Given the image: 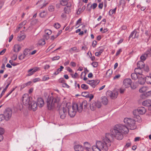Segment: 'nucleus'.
<instances>
[{
  "instance_id": "nucleus-27",
  "label": "nucleus",
  "mask_w": 151,
  "mask_h": 151,
  "mask_svg": "<svg viewBox=\"0 0 151 151\" xmlns=\"http://www.w3.org/2000/svg\"><path fill=\"white\" fill-rule=\"evenodd\" d=\"M146 82L147 84H151V75L147 76L145 77Z\"/></svg>"
},
{
  "instance_id": "nucleus-37",
  "label": "nucleus",
  "mask_w": 151,
  "mask_h": 151,
  "mask_svg": "<svg viewBox=\"0 0 151 151\" xmlns=\"http://www.w3.org/2000/svg\"><path fill=\"white\" fill-rule=\"evenodd\" d=\"M126 88H125L124 87H123V86H122V87L119 89L120 93L121 94L123 93L125 90Z\"/></svg>"
},
{
  "instance_id": "nucleus-16",
  "label": "nucleus",
  "mask_w": 151,
  "mask_h": 151,
  "mask_svg": "<svg viewBox=\"0 0 151 151\" xmlns=\"http://www.w3.org/2000/svg\"><path fill=\"white\" fill-rule=\"evenodd\" d=\"M37 105L40 107H42L44 104V101L43 99L41 98H39L37 99Z\"/></svg>"
},
{
  "instance_id": "nucleus-29",
  "label": "nucleus",
  "mask_w": 151,
  "mask_h": 151,
  "mask_svg": "<svg viewBox=\"0 0 151 151\" xmlns=\"http://www.w3.org/2000/svg\"><path fill=\"white\" fill-rule=\"evenodd\" d=\"M12 80H11V81L9 82V83L6 85V86L5 88H4V89L2 91L1 93L0 94V97H1L4 94V93L5 92L7 88H8V86H9V85L10 84V83L11 82Z\"/></svg>"
},
{
  "instance_id": "nucleus-56",
  "label": "nucleus",
  "mask_w": 151,
  "mask_h": 151,
  "mask_svg": "<svg viewBox=\"0 0 151 151\" xmlns=\"http://www.w3.org/2000/svg\"><path fill=\"white\" fill-rule=\"evenodd\" d=\"M130 87H131V88L132 89H134L136 88V86L135 85H134L133 83H132L131 84V86H130Z\"/></svg>"
},
{
  "instance_id": "nucleus-35",
  "label": "nucleus",
  "mask_w": 151,
  "mask_h": 151,
  "mask_svg": "<svg viewBox=\"0 0 151 151\" xmlns=\"http://www.w3.org/2000/svg\"><path fill=\"white\" fill-rule=\"evenodd\" d=\"M104 50L103 49H101L98 52H96L95 53V55L96 56L99 57L100 55H101V53Z\"/></svg>"
},
{
  "instance_id": "nucleus-31",
  "label": "nucleus",
  "mask_w": 151,
  "mask_h": 151,
  "mask_svg": "<svg viewBox=\"0 0 151 151\" xmlns=\"http://www.w3.org/2000/svg\"><path fill=\"white\" fill-rule=\"evenodd\" d=\"M69 0H60V3L62 6H66Z\"/></svg>"
},
{
  "instance_id": "nucleus-32",
  "label": "nucleus",
  "mask_w": 151,
  "mask_h": 151,
  "mask_svg": "<svg viewBox=\"0 0 151 151\" xmlns=\"http://www.w3.org/2000/svg\"><path fill=\"white\" fill-rule=\"evenodd\" d=\"M131 77L132 79L135 80L137 79L139 76H138L137 74L135 73H132L131 74Z\"/></svg>"
},
{
  "instance_id": "nucleus-8",
  "label": "nucleus",
  "mask_w": 151,
  "mask_h": 151,
  "mask_svg": "<svg viewBox=\"0 0 151 151\" xmlns=\"http://www.w3.org/2000/svg\"><path fill=\"white\" fill-rule=\"evenodd\" d=\"M78 105V112L81 113L82 112L83 107L86 108L87 106V102L86 101H83L82 103H76Z\"/></svg>"
},
{
  "instance_id": "nucleus-30",
  "label": "nucleus",
  "mask_w": 151,
  "mask_h": 151,
  "mask_svg": "<svg viewBox=\"0 0 151 151\" xmlns=\"http://www.w3.org/2000/svg\"><path fill=\"white\" fill-rule=\"evenodd\" d=\"M64 68V67L61 65L60 67V68L57 69V71H55L54 73L53 74L54 75H56L59 74L60 72L62 71L63 70V69Z\"/></svg>"
},
{
  "instance_id": "nucleus-7",
  "label": "nucleus",
  "mask_w": 151,
  "mask_h": 151,
  "mask_svg": "<svg viewBox=\"0 0 151 151\" xmlns=\"http://www.w3.org/2000/svg\"><path fill=\"white\" fill-rule=\"evenodd\" d=\"M67 109L66 107L59 108L58 111L60 117L61 119H63L65 118L67 114Z\"/></svg>"
},
{
  "instance_id": "nucleus-52",
  "label": "nucleus",
  "mask_w": 151,
  "mask_h": 151,
  "mask_svg": "<svg viewBox=\"0 0 151 151\" xmlns=\"http://www.w3.org/2000/svg\"><path fill=\"white\" fill-rule=\"evenodd\" d=\"M91 64L94 67H96L98 66V63L97 62H93Z\"/></svg>"
},
{
  "instance_id": "nucleus-23",
  "label": "nucleus",
  "mask_w": 151,
  "mask_h": 151,
  "mask_svg": "<svg viewBox=\"0 0 151 151\" xmlns=\"http://www.w3.org/2000/svg\"><path fill=\"white\" fill-rule=\"evenodd\" d=\"M134 72L135 73L137 74H139V75H142V69L139 68L138 67L136 68L134 70Z\"/></svg>"
},
{
  "instance_id": "nucleus-41",
  "label": "nucleus",
  "mask_w": 151,
  "mask_h": 151,
  "mask_svg": "<svg viewBox=\"0 0 151 151\" xmlns=\"http://www.w3.org/2000/svg\"><path fill=\"white\" fill-rule=\"evenodd\" d=\"M45 34L49 36V35L51 34L52 31L50 29H47L45 30Z\"/></svg>"
},
{
  "instance_id": "nucleus-12",
  "label": "nucleus",
  "mask_w": 151,
  "mask_h": 151,
  "mask_svg": "<svg viewBox=\"0 0 151 151\" xmlns=\"http://www.w3.org/2000/svg\"><path fill=\"white\" fill-rule=\"evenodd\" d=\"M107 95L109 96L110 98L112 99H114L117 98L118 95L117 92H112L111 91H108L106 93Z\"/></svg>"
},
{
  "instance_id": "nucleus-64",
  "label": "nucleus",
  "mask_w": 151,
  "mask_h": 151,
  "mask_svg": "<svg viewBox=\"0 0 151 151\" xmlns=\"http://www.w3.org/2000/svg\"><path fill=\"white\" fill-rule=\"evenodd\" d=\"M70 65L73 67H75L76 66V64L74 62H71L70 63Z\"/></svg>"
},
{
  "instance_id": "nucleus-34",
  "label": "nucleus",
  "mask_w": 151,
  "mask_h": 151,
  "mask_svg": "<svg viewBox=\"0 0 151 151\" xmlns=\"http://www.w3.org/2000/svg\"><path fill=\"white\" fill-rule=\"evenodd\" d=\"M25 37V36L24 35H21L19 36L18 40L19 41H21L24 40Z\"/></svg>"
},
{
  "instance_id": "nucleus-51",
  "label": "nucleus",
  "mask_w": 151,
  "mask_h": 151,
  "mask_svg": "<svg viewBox=\"0 0 151 151\" xmlns=\"http://www.w3.org/2000/svg\"><path fill=\"white\" fill-rule=\"evenodd\" d=\"M43 37L44 40L45 39L47 40L49 38V36H48V35L45 34L43 35Z\"/></svg>"
},
{
  "instance_id": "nucleus-46",
  "label": "nucleus",
  "mask_w": 151,
  "mask_h": 151,
  "mask_svg": "<svg viewBox=\"0 0 151 151\" xmlns=\"http://www.w3.org/2000/svg\"><path fill=\"white\" fill-rule=\"evenodd\" d=\"M48 9L50 12H53L54 10V7L53 6H50L48 7Z\"/></svg>"
},
{
  "instance_id": "nucleus-49",
  "label": "nucleus",
  "mask_w": 151,
  "mask_h": 151,
  "mask_svg": "<svg viewBox=\"0 0 151 151\" xmlns=\"http://www.w3.org/2000/svg\"><path fill=\"white\" fill-rule=\"evenodd\" d=\"M97 4L96 3H94L93 4H92L90 7L92 8L93 9H94L96 8L97 6Z\"/></svg>"
},
{
  "instance_id": "nucleus-57",
  "label": "nucleus",
  "mask_w": 151,
  "mask_h": 151,
  "mask_svg": "<svg viewBox=\"0 0 151 151\" xmlns=\"http://www.w3.org/2000/svg\"><path fill=\"white\" fill-rule=\"evenodd\" d=\"M63 87H66L67 88H69L70 87V86L65 83L63 84Z\"/></svg>"
},
{
  "instance_id": "nucleus-3",
  "label": "nucleus",
  "mask_w": 151,
  "mask_h": 151,
  "mask_svg": "<svg viewBox=\"0 0 151 151\" xmlns=\"http://www.w3.org/2000/svg\"><path fill=\"white\" fill-rule=\"evenodd\" d=\"M77 104L73 103L72 104V106H66L67 109H68V113L71 117H74L76 115L77 112H78V108Z\"/></svg>"
},
{
  "instance_id": "nucleus-6",
  "label": "nucleus",
  "mask_w": 151,
  "mask_h": 151,
  "mask_svg": "<svg viewBox=\"0 0 151 151\" xmlns=\"http://www.w3.org/2000/svg\"><path fill=\"white\" fill-rule=\"evenodd\" d=\"M101 106V103L99 101H92L90 106L91 109L93 111L95 110L96 108H99Z\"/></svg>"
},
{
  "instance_id": "nucleus-38",
  "label": "nucleus",
  "mask_w": 151,
  "mask_h": 151,
  "mask_svg": "<svg viewBox=\"0 0 151 151\" xmlns=\"http://www.w3.org/2000/svg\"><path fill=\"white\" fill-rule=\"evenodd\" d=\"M146 89L147 87H143L139 89V91L140 93L145 92L146 91Z\"/></svg>"
},
{
  "instance_id": "nucleus-22",
  "label": "nucleus",
  "mask_w": 151,
  "mask_h": 151,
  "mask_svg": "<svg viewBox=\"0 0 151 151\" xmlns=\"http://www.w3.org/2000/svg\"><path fill=\"white\" fill-rule=\"evenodd\" d=\"M142 105L146 106H148L151 105V100H148L143 101L142 103Z\"/></svg>"
},
{
  "instance_id": "nucleus-42",
  "label": "nucleus",
  "mask_w": 151,
  "mask_h": 151,
  "mask_svg": "<svg viewBox=\"0 0 151 151\" xmlns=\"http://www.w3.org/2000/svg\"><path fill=\"white\" fill-rule=\"evenodd\" d=\"M145 54L147 57H150L151 56V52L149 49L147 50Z\"/></svg>"
},
{
  "instance_id": "nucleus-44",
  "label": "nucleus",
  "mask_w": 151,
  "mask_h": 151,
  "mask_svg": "<svg viewBox=\"0 0 151 151\" xmlns=\"http://www.w3.org/2000/svg\"><path fill=\"white\" fill-rule=\"evenodd\" d=\"M38 44L39 45H44L45 44V41L44 40H40Z\"/></svg>"
},
{
  "instance_id": "nucleus-2",
  "label": "nucleus",
  "mask_w": 151,
  "mask_h": 151,
  "mask_svg": "<svg viewBox=\"0 0 151 151\" xmlns=\"http://www.w3.org/2000/svg\"><path fill=\"white\" fill-rule=\"evenodd\" d=\"M113 137L111 134L106 133L105 137L102 138L101 141H97L96 146H93L92 150L93 151H107L111 145L110 138Z\"/></svg>"
},
{
  "instance_id": "nucleus-13",
  "label": "nucleus",
  "mask_w": 151,
  "mask_h": 151,
  "mask_svg": "<svg viewBox=\"0 0 151 151\" xmlns=\"http://www.w3.org/2000/svg\"><path fill=\"white\" fill-rule=\"evenodd\" d=\"M40 70L39 68L36 67L34 68H31L27 71V76H30L33 74L35 72Z\"/></svg>"
},
{
  "instance_id": "nucleus-24",
  "label": "nucleus",
  "mask_w": 151,
  "mask_h": 151,
  "mask_svg": "<svg viewBox=\"0 0 151 151\" xmlns=\"http://www.w3.org/2000/svg\"><path fill=\"white\" fill-rule=\"evenodd\" d=\"M102 103L104 105H106L108 102V101L107 97L106 96H102L101 98Z\"/></svg>"
},
{
  "instance_id": "nucleus-53",
  "label": "nucleus",
  "mask_w": 151,
  "mask_h": 151,
  "mask_svg": "<svg viewBox=\"0 0 151 151\" xmlns=\"http://www.w3.org/2000/svg\"><path fill=\"white\" fill-rule=\"evenodd\" d=\"M5 119L4 116L3 114H0V122L3 120Z\"/></svg>"
},
{
  "instance_id": "nucleus-36",
  "label": "nucleus",
  "mask_w": 151,
  "mask_h": 151,
  "mask_svg": "<svg viewBox=\"0 0 151 151\" xmlns=\"http://www.w3.org/2000/svg\"><path fill=\"white\" fill-rule=\"evenodd\" d=\"M144 96L146 97H148L150 96H151V91H148L145 93Z\"/></svg>"
},
{
  "instance_id": "nucleus-17",
  "label": "nucleus",
  "mask_w": 151,
  "mask_h": 151,
  "mask_svg": "<svg viewBox=\"0 0 151 151\" xmlns=\"http://www.w3.org/2000/svg\"><path fill=\"white\" fill-rule=\"evenodd\" d=\"M92 82H90V85L93 88H94L100 82V81L97 80H91Z\"/></svg>"
},
{
  "instance_id": "nucleus-20",
  "label": "nucleus",
  "mask_w": 151,
  "mask_h": 151,
  "mask_svg": "<svg viewBox=\"0 0 151 151\" xmlns=\"http://www.w3.org/2000/svg\"><path fill=\"white\" fill-rule=\"evenodd\" d=\"M23 54L26 57H28L30 55V50L29 49H25L23 52Z\"/></svg>"
},
{
  "instance_id": "nucleus-61",
  "label": "nucleus",
  "mask_w": 151,
  "mask_h": 151,
  "mask_svg": "<svg viewBox=\"0 0 151 151\" xmlns=\"http://www.w3.org/2000/svg\"><path fill=\"white\" fill-rule=\"evenodd\" d=\"M97 44V42L95 40H94L93 41L92 43V46L93 47H95L96 46V45Z\"/></svg>"
},
{
  "instance_id": "nucleus-10",
  "label": "nucleus",
  "mask_w": 151,
  "mask_h": 151,
  "mask_svg": "<svg viewBox=\"0 0 151 151\" xmlns=\"http://www.w3.org/2000/svg\"><path fill=\"white\" fill-rule=\"evenodd\" d=\"M136 111L138 112V113L140 114H143L145 113L146 112V109L143 107H139L137 109V110L134 111L133 112L134 115H135V114H134L135 111ZM135 116L137 117H140L138 115H136V114Z\"/></svg>"
},
{
  "instance_id": "nucleus-54",
  "label": "nucleus",
  "mask_w": 151,
  "mask_h": 151,
  "mask_svg": "<svg viewBox=\"0 0 151 151\" xmlns=\"http://www.w3.org/2000/svg\"><path fill=\"white\" fill-rule=\"evenodd\" d=\"M89 94V92L85 91L82 93V95L83 96H86Z\"/></svg>"
},
{
  "instance_id": "nucleus-55",
  "label": "nucleus",
  "mask_w": 151,
  "mask_h": 151,
  "mask_svg": "<svg viewBox=\"0 0 151 151\" xmlns=\"http://www.w3.org/2000/svg\"><path fill=\"white\" fill-rule=\"evenodd\" d=\"M60 57L59 56L54 57L52 58V60L53 61L58 60L59 59Z\"/></svg>"
},
{
  "instance_id": "nucleus-21",
  "label": "nucleus",
  "mask_w": 151,
  "mask_h": 151,
  "mask_svg": "<svg viewBox=\"0 0 151 151\" xmlns=\"http://www.w3.org/2000/svg\"><path fill=\"white\" fill-rule=\"evenodd\" d=\"M146 82L145 78L144 79L142 76L139 77L138 78V83L141 85L144 84Z\"/></svg>"
},
{
  "instance_id": "nucleus-40",
  "label": "nucleus",
  "mask_w": 151,
  "mask_h": 151,
  "mask_svg": "<svg viewBox=\"0 0 151 151\" xmlns=\"http://www.w3.org/2000/svg\"><path fill=\"white\" fill-rule=\"evenodd\" d=\"M147 57V55L145 54H144L141 56L140 58L141 60L145 61Z\"/></svg>"
},
{
  "instance_id": "nucleus-45",
  "label": "nucleus",
  "mask_w": 151,
  "mask_h": 151,
  "mask_svg": "<svg viewBox=\"0 0 151 151\" xmlns=\"http://www.w3.org/2000/svg\"><path fill=\"white\" fill-rule=\"evenodd\" d=\"M46 14V13L45 11H43L42 12H41L40 14V17L42 18H43L45 17Z\"/></svg>"
},
{
  "instance_id": "nucleus-9",
  "label": "nucleus",
  "mask_w": 151,
  "mask_h": 151,
  "mask_svg": "<svg viewBox=\"0 0 151 151\" xmlns=\"http://www.w3.org/2000/svg\"><path fill=\"white\" fill-rule=\"evenodd\" d=\"M12 114V112L11 109H8L5 110L3 115L6 120L8 121L11 118Z\"/></svg>"
},
{
  "instance_id": "nucleus-39",
  "label": "nucleus",
  "mask_w": 151,
  "mask_h": 151,
  "mask_svg": "<svg viewBox=\"0 0 151 151\" xmlns=\"http://www.w3.org/2000/svg\"><path fill=\"white\" fill-rule=\"evenodd\" d=\"M112 73V70L111 69H109L107 71L106 75L108 76H110Z\"/></svg>"
},
{
  "instance_id": "nucleus-58",
  "label": "nucleus",
  "mask_w": 151,
  "mask_h": 151,
  "mask_svg": "<svg viewBox=\"0 0 151 151\" xmlns=\"http://www.w3.org/2000/svg\"><path fill=\"white\" fill-rule=\"evenodd\" d=\"M122 51V50L121 49H119L118 50V51L116 52V56L118 55H119L120 54L121 52Z\"/></svg>"
},
{
  "instance_id": "nucleus-4",
  "label": "nucleus",
  "mask_w": 151,
  "mask_h": 151,
  "mask_svg": "<svg viewBox=\"0 0 151 151\" xmlns=\"http://www.w3.org/2000/svg\"><path fill=\"white\" fill-rule=\"evenodd\" d=\"M57 103L56 98L51 96L48 97L47 102V107L49 110L52 109L55 107Z\"/></svg>"
},
{
  "instance_id": "nucleus-18",
  "label": "nucleus",
  "mask_w": 151,
  "mask_h": 151,
  "mask_svg": "<svg viewBox=\"0 0 151 151\" xmlns=\"http://www.w3.org/2000/svg\"><path fill=\"white\" fill-rule=\"evenodd\" d=\"M84 148L81 145H77L74 146V149L75 151H82Z\"/></svg>"
},
{
  "instance_id": "nucleus-33",
  "label": "nucleus",
  "mask_w": 151,
  "mask_h": 151,
  "mask_svg": "<svg viewBox=\"0 0 151 151\" xmlns=\"http://www.w3.org/2000/svg\"><path fill=\"white\" fill-rule=\"evenodd\" d=\"M81 87L82 88L85 90H87L89 88L88 86L85 84H81Z\"/></svg>"
},
{
  "instance_id": "nucleus-62",
  "label": "nucleus",
  "mask_w": 151,
  "mask_h": 151,
  "mask_svg": "<svg viewBox=\"0 0 151 151\" xmlns=\"http://www.w3.org/2000/svg\"><path fill=\"white\" fill-rule=\"evenodd\" d=\"M81 20L82 19L81 18L79 19L76 22V25L81 24Z\"/></svg>"
},
{
  "instance_id": "nucleus-1",
  "label": "nucleus",
  "mask_w": 151,
  "mask_h": 151,
  "mask_svg": "<svg viewBox=\"0 0 151 151\" xmlns=\"http://www.w3.org/2000/svg\"><path fill=\"white\" fill-rule=\"evenodd\" d=\"M124 122L126 124L124 125L121 124H117L115 125L111 130V133L113 137L118 140L122 139L124 137V134H127L129 129L134 130L137 128L136 121L131 118H125Z\"/></svg>"
},
{
  "instance_id": "nucleus-59",
  "label": "nucleus",
  "mask_w": 151,
  "mask_h": 151,
  "mask_svg": "<svg viewBox=\"0 0 151 151\" xmlns=\"http://www.w3.org/2000/svg\"><path fill=\"white\" fill-rule=\"evenodd\" d=\"M72 77L73 78H76L78 76V74L77 73H75L74 75L71 74Z\"/></svg>"
},
{
  "instance_id": "nucleus-26",
  "label": "nucleus",
  "mask_w": 151,
  "mask_h": 151,
  "mask_svg": "<svg viewBox=\"0 0 151 151\" xmlns=\"http://www.w3.org/2000/svg\"><path fill=\"white\" fill-rule=\"evenodd\" d=\"M70 6H67L64 8V11L66 14H69L71 12Z\"/></svg>"
},
{
  "instance_id": "nucleus-15",
  "label": "nucleus",
  "mask_w": 151,
  "mask_h": 151,
  "mask_svg": "<svg viewBox=\"0 0 151 151\" xmlns=\"http://www.w3.org/2000/svg\"><path fill=\"white\" fill-rule=\"evenodd\" d=\"M139 36V33L138 32L136 29H134L132 31L130 35H129V39L132 37V38H137Z\"/></svg>"
},
{
  "instance_id": "nucleus-47",
  "label": "nucleus",
  "mask_w": 151,
  "mask_h": 151,
  "mask_svg": "<svg viewBox=\"0 0 151 151\" xmlns=\"http://www.w3.org/2000/svg\"><path fill=\"white\" fill-rule=\"evenodd\" d=\"M77 50V48L76 47H73L71 48L69 50V52H71L73 51H76Z\"/></svg>"
},
{
  "instance_id": "nucleus-48",
  "label": "nucleus",
  "mask_w": 151,
  "mask_h": 151,
  "mask_svg": "<svg viewBox=\"0 0 151 151\" xmlns=\"http://www.w3.org/2000/svg\"><path fill=\"white\" fill-rule=\"evenodd\" d=\"M59 82L63 84L65 82V81L63 78H61L59 80Z\"/></svg>"
},
{
  "instance_id": "nucleus-50",
  "label": "nucleus",
  "mask_w": 151,
  "mask_h": 151,
  "mask_svg": "<svg viewBox=\"0 0 151 151\" xmlns=\"http://www.w3.org/2000/svg\"><path fill=\"white\" fill-rule=\"evenodd\" d=\"M26 57L25 56H24V54L21 55L19 57V59L20 60H22Z\"/></svg>"
},
{
  "instance_id": "nucleus-28",
  "label": "nucleus",
  "mask_w": 151,
  "mask_h": 151,
  "mask_svg": "<svg viewBox=\"0 0 151 151\" xmlns=\"http://www.w3.org/2000/svg\"><path fill=\"white\" fill-rule=\"evenodd\" d=\"M116 7L114 9H112L110 10L109 12V15L111 17H112L113 16V14H114L116 12Z\"/></svg>"
},
{
  "instance_id": "nucleus-11",
  "label": "nucleus",
  "mask_w": 151,
  "mask_h": 151,
  "mask_svg": "<svg viewBox=\"0 0 151 151\" xmlns=\"http://www.w3.org/2000/svg\"><path fill=\"white\" fill-rule=\"evenodd\" d=\"M123 83V86L125 88H127L131 86L132 81L130 78H126L124 80Z\"/></svg>"
},
{
  "instance_id": "nucleus-19",
  "label": "nucleus",
  "mask_w": 151,
  "mask_h": 151,
  "mask_svg": "<svg viewBox=\"0 0 151 151\" xmlns=\"http://www.w3.org/2000/svg\"><path fill=\"white\" fill-rule=\"evenodd\" d=\"M21 47L19 45H15L13 47V50L15 52H18L21 49Z\"/></svg>"
},
{
  "instance_id": "nucleus-60",
  "label": "nucleus",
  "mask_w": 151,
  "mask_h": 151,
  "mask_svg": "<svg viewBox=\"0 0 151 151\" xmlns=\"http://www.w3.org/2000/svg\"><path fill=\"white\" fill-rule=\"evenodd\" d=\"M127 27L126 25H123L122 27H121V30H125L127 28Z\"/></svg>"
},
{
  "instance_id": "nucleus-5",
  "label": "nucleus",
  "mask_w": 151,
  "mask_h": 151,
  "mask_svg": "<svg viewBox=\"0 0 151 151\" xmlns=\"http://www.w3.org/2000/svg\"><path fill=\"white\" fill-rule=\"evenodd\" d=\"M22 100L24 105L28 106L29 105L32 101V98L27 94H25L22 97Z\"/></svg>"
},
{
  "instance_id": "nucleus-14",
  "label": "nucleus",
  "mask_w": 151,
  "mask_h": 151,
  "mask_svg": "<svg viewBox=\"0 0 151 151\" xmlns=\"http://www.w3.org/2000/svg\"><path fill=\"white\" fill-rule=\"evenodd\" d=\"M29 106L31 109L35 111L37 109L38 105L35 101H32Z\"/></svg>"
},
{
  "instance_id": "nucleus-63",
  "label": "nucleus",
  "mask_w": 151,
  "mask_h": 151,
  "mask_svg": "<svg viewBox=\"0 0 151 151\" xmlns=\"http://www.w3.org/2000/svg\"><path fill=\"white\" fill-rule=\"evenodd\" d=\"M67 70L70 73H73V71L70 68V67H67Z\"/></svg>"
},
{
  "instance_id": "nucleus-43",
  "label": "nucleus",
  "mask_w": 151,
  "mask_h": 151,
  "mask_svg": "<svg viewBox=\"0 0 151 151\" xmlns=\"http://www.w3.org/2000/svg\"><path fill=\"white\" fill-rule=\"evenodd\" d=\"M54 27L56 29H58L60 27V25L58 23H55L54 24Z\"/></svg>"
},
{
  "instance_id": "nucleus-25",
  "label": "nucleus",
  "mask_w": 151,
  "mask_h": 151,
  "mask_svg": "<svg viewBox=\"0 0 151 151\" xmlns=\"http://www.w3.org/2000/svg\"><path fill=\"white\" fill-rule=\"evenodd\" d=\"M137 67L142 69L144 67L145 64L142 61H139L137 63Z\"/></svg>"
}]
</instances>
